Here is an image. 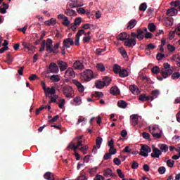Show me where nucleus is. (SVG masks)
I'll list each match as a JSON object with an SVG mask.
<instances>
[{
  "label": "nucleus",
  "mask_w": 180,
  "mask_h": 180,
  "mask_svg": "<svg viewBox=\"0 0 180 180\" xmlns=\"http://www.w3.org/2000/svg\"><path fill=\"white\" fill-rule=\"evenodd\" d=\"M110 93L114 96H117L120 94V90L117 86H115L110 88Z\"/></svg>",
  "instance_id": "412c9836"
},
{
  "label": "nucleus",
  "mask_w": 180,
  "mask_h": 180,
  "mask_svg": "<svg viewBox=\"0 0 180 180\" xmlns=\"http://www.w3.org/2000/svg\"><path fill=\"white\" fill-rule=\"evenodd\" d=\"M96 171H98V167L89 169V173L90 175H95V174H96Z\"/></svg>",
  "instance_id": "37998d69"
},
{
  "label": "nucleus",
  "mask_w": 180,
  "mask_h": 180,
  "mask_svg": "<svg viewBox=\"0 0 180 180\" xmlns=\"http://www.w3.org/2000/svg\"><path fill=\"white\" fill-rule=\"evenodd\" d=\"M44 177L45 178V179L47 180H54V176L52 174L51 172H46L44 175Z\"/></svg>",
  "instance_id": "e433bc0d"
},
{
  "label": "nucleus",
  "mask_w": 180,
  "mask_h": 180,
  "mask_svg": "<svg viewBox=\"0 0 180 180\" xmlns=\"http://www.w3.org/2000/svg\"><path fill=\"white\" fill-rule=\"evenodd\" d=\"M161 151H164L165 153H167L168 151V146L165 144H162L160 147Z\"/></svg>",
  "instance_id": "5fc2aeb1"
},
{
  "label": "nucleus",
  "mask_w": 180,
  "mask_h": 180,
  "mask_svg": "<svg viewBox=\"0 0 180 180\" xmlns=\"http://www.w3.org/2000/svg\"><path fill=\"white\" fill-rule=\"evenodd\" d=\"M51 80L53 81V82H58L60 81V77L58 75H51Z\"/></svg>",
  "instance_id": "79ce46f5"
},
{
  "label": "nucleus",
  "mask_w": 180,
  "mask_h": 180,
  "mask_svg": "<svg viewBox=\"0 0 180 180\" xmlns=\"http://www.w3.org/2000/svg\"><path fill=\"white\" fill-rule=\"evenodd\" d=\"M148 30H150V32H155L157 27L155 26V25L154 23H149L148 25Z\"/></svg>",
  "instance_id": "58836bf2"
},
{
  "label": "nucleus",
  "mask_w": 180,
  "mask_h": 180,
  "mask_svg": "<svg viewBox=\"0 0 180 180\" xmlns=\"http://www.w3.org/2000/svg\"><path fill=\"white\" fill-rule=\"evenodd\" d=\"M150 94L152 96H149L150 98V102H153L154 99H156V98H158V96L160 95V90L155 89L151 91Z\"/></svg>",
  "instance_id": "aec40b11"
},
{
  "label": "nucleus",
  "mask_w": 180,
  "mask_h": 180,
  "mask_svg": "<svg viewBox=\"0 0 180 180\" xmlns=\"http://www.w3.org/2000/svg\"><path fill=\"white\" fill-rule=\"evenodd\" d=\"M105 83L102 80H97L96 82V88L98 89H103L105 88Z\"/></svg>",
  "instance_id": "a878e982"
},
{
  "label": "nucleus",
  "mask_w": 180,
  "mask_h": 180,
  "mask_svg": "<svg viewBox=\"0 0 180 180\" xmlns=\"http://www.w3.org/2000/svg\"><path fill=\"white\" fill-rule=\"evenodd\" d=\"M139 100L141 101V102H146V101L148 102V101H151V98L150 96H146V94H141L139 96Z\"/></svg>",
  "instance_id": "cd10ccee"
},
{
  "label": "nucleus",
  "mask_w": 180,
  "mask_h": 180,
  "mask_svg": "<svg viewBox=\"0 0 180 180\" xmlns=\"http://www.w3.org/2000/svg\"><path fill=\"white\" fill-rule=\"evenodd\" d=\"M180 77V73L179 72H176L172 75V78L173 79H178Z\"/></svg>",
  "instance_id": "4d7b16f0"
},
{
  "label": "nucleus",
  "mask_w": 180,
  "mask_h": 180,
  "mask_svg": "<svg viewBox=\"0 0 180 180\" xmlns=\"http://www.w3.org/2000/svg\"><path fill=\"white\" fill-rule=\"evenodd\" d=\"M130 34L126 32H122L117 37V40H120L121 41H126L129 39Z\"/></svg>",
  "instance_id": "ddd939ff"
},
{
  "label": "nucleus",
  "mask_w": 180,
  "mask_h": 180,
  "mask_svg": "<svg viewBox=\"0 0 180 180\" xmlns=\"http://www.w3.org/2000/svg\"><path fill=\"white\" fill-rule=\"evenodd\" d=\"M94 180H105V177L102 175H96V177L94 178Z\"/></svg>",
  "instance_id": "774afa93"
},
{
  "label": "nucleus",
  "mask_w": 180,
  "mask_h": 180,
  "mask_svg": "<svg viewBox=\"0 0 180 180\" xmlns=\"http://www.w3.org/2000/svg\"><path fill=\"white\" fill-rule=\"evenodd\" d=\"M96 68L98 71H101V72H103L106 68H105V65L102 63H98L96 65Z\"/></svg>",
  "instance_id": "ea45409f"
},
{
  "label": "nucleus",
  "mask_w": 180,
  "mask_h": 180,
  "mask_svg": "<svg viewBox=\"0 0 180 180\" xmlns=\"http://www.w3.org/2000/svg\"><path fill=\"white\" fill-rule=\"evenodd\" d=\"M170 5L173 8H176V9H179L180 11V1L179 0L172 1L170 3Z\"/></svg>",
  "instance_id": "473e14b6"
},
{
  "label": "nucleus",
  "mask_w": 180,
  "mask_h": 180,
  "mask_svg": "<svg viewBox=\"0 0 180 180\" xmlns=\"http://www.w3.org/2000/svg\"><path fill=\"white\" fill-rule=\"evenodd\" d=\"M108 147H110V154H116V153H117L116 149H115V142L113 141V139H111L108 142Z\"/></svg>",
  "instance_id": "dca6fc26"
},
{
  "label": "nucleus",
  "mask_w": 180,
  "mask_h": 180,
  "mask_svg": "<svg viewBox=\"0 0 180 180\" xmlns=\"http://www.w3.org/2000/svg\"><path fill=\"white\" fill-rule=\"evenodd\" d=\"M167 50L170 53H174V51H175V46L169 44H167Z\"/></svg>",
  "instance_id": "6e6d98bb"
},
{
  "label": "nucleus",
  "mask_w": 180,
  "mask_h": 180,
  "mask_svg": "<svg viewBox=\"0 0 180 180\" xmlns=\"http://www.w3.org/2000/svg\"><path fill=\"white\" fill-rule=\"evenodd\" d=\"M73 68H75V70H84L85 68V66L84 65V63H82L81 60H76L74 63H73Z\"/></svg>",
  "instance_id": "9b49d317"
},
{
  "label": "nucleus",
  "mask_w": 180,
  "mask_h": 180,
  "mask_svg": "<svg viewBox=\"0 0 180 180\" xmlns=\"http://www.w3.org/2000/svg\"><path fill=\"white\" fill-rule=\"evenodd\" d=\"M162 58H165V55L162 54L161 53H158L156 55V59L158 60V61H161V60H162Z\"/></svg>",
  "instance_id": "de8ad7c7"
},
{
  "label": "nucleus",
  "mask_w": 180,
  "mask_h": 180,
  "mask_svg": "<svg viewBox=\"0 0 180 180\" xmlns=\"http://www.w3.org/2000/svg\"><path fill=\"white\" fill-rule=\"evenodd\" d=\"M104 51H106V48H104V49H97L96 50V54H97V56H101V54H102V53H103Z\"/></svg>",
  "instance_id": "603ef678"
},
{
  "label": "nucleus",
  "mask_w": 180,
  "mask_h": 180,
  "mask_svg": "<svg viewBox=\"0 0 180 180\" xmlns=\"http://www.w3.org/2000/svg\"><path fill=\"white\" fill-rule=\"evenodd\" d=\"M112 71H114L115 74H120V71H122V67L117 64H115L113 65Z\"/></svg>",
  "instance_id": "c9c22d12"
},
{
  "label": "nucleus",
  "mask_w": 180,
  "mask_h": 180,
  "mask_svg": "<svg viewBox=\"0 0 180 180\" xmlns=\"http://www.w3.org/2000/svg\"><path fill=\"white\" fill-rule=\"evenodd\" d=\"M73 84L76 85L79 92L82 93L84 92V91H85V88L84 87L82 84H81V82H78L77 80H74Z\"/></svg>",
  "instance_id": "4be33fe9"
},
{
  "label": "nucleus",
  "mask_w": 180,
  "mask_h": 180,
  "mask_svg": "<svg viewBox=\"0 0 180 180\" xmlns=\"http://www.w3.org/2000/svg\"><path fill=\"white\" fill-rule=\"evenodd\" d=\"M131 124L132 126H137L139 124V115L136 114H134L130 116Z\"/></svg>",
  "instance_id": "4468645a"
},
{
  "label": "nucleus",
  "mask_w": 180,
  "mask_h": 180,
  "mask_svg": "<svg viewBox=\"0 0 180 180\" xmlns=\"http://www.w3.org/2000/svg\"><path fill=\"white\" fill-rule=\"evenodd\" d=\"M82 146V141H77V142H70L67 147V150H74V151H77L79 147Z\"/></svg>",
  "instance_id": "20e7f679"
},
{
  "label": "nucleus",
  "mask_w": 180,
  "mask_h": 180,
  "mask_svg": "<svg viewBox=\"0 0 180 180\" xmlns=\"http://www.w3.org/2000/svg\"><path fill=\"white\" fill-rule=\"evenodd\" d=\"M78 6H81L78 4L77 0H70V3L69 4V8L72 9V8H78Z\"/></svg>",
  "instance_id": "c85d7f7f"
},
{
  "label": "nucleus",
  "mask_w": 180,
  "mask_h": 180,
  "mask_svg": "<svg viewBox=\"0 0 180 180\" xmlns=\"http://www.w3.org/2000/svg\"><path fill=\"white\" fill-rule=\"evenodd\" d=\"M74 44V40L72 38H67L63 40V47H65V49H70Z\"/></svg>",
  "instance_id": "9d476101"
},
{
  "label": "nucleus",
  "mask_w": 180,
  "mask_h": 180,
  "mask_svg": "<svg viewBox=\"0 0 180 180\" xmlns=\"http://www.w3.org/2000/svg\"><path fill=\"white\" fill-rule=\"evenodd\" d=\"M59 118L60 115H56L52 119L49 120V123H54L55 122H57V120H58Z\"/></svg>",
  "instance_id": "052dcab7"
},
{
  "label": "nucleus",
  "mask_w": 180,
  "mask_h": 180,
  "mask_svg": "<svg viewBox=\"0 0 180 180\" xmlns=\"http://www.w3.org/2000/svg\"><path fill=\"white\" fill-rule=\"evenodd\" d=\"M104 160H108L112 158V153H106L103 156Z\"/></svg>",
  "instance_id": "680f3d73"
},
{
  "label": "nucleus",
  "mask_w": 180,
  "mask_h": 180,
  "mask_svg": "<svg viewBox=\"0 0 180 180\" xmlns=\"http://www.w3.org/2000/svg\"><path fill=\"white\" fill-rule=\"evenodd\" d=\"M113 162L115 164V165H120V164H122V161L117 158H115L113 159Z\"/></svg>",
  "instance_id": "e2e57ef3"
},
{
  "label": "nucleus",
  "mask_w": 180,
  "mask_h": 180,
  "mask_svg": "<svg viewBox=\"0 0 180 180\" xmlns=\"http://www.w3.org/2000/svg\"><path fill=\"white\" fill-rule=\"evenodd\" d=\"M58 66L56 63H51L49 65V72L51 74H58Z\"/></svg>",
  "instance_id": "0eeeda50"
},
{
  "label": "nucleus",
  "mask_w": 180,
  "mask_h": 180,
  "mask_svg": "<svg viewBox=\"0 0 180 180\" xmlns=\"http://www.w3.org/2000/svg\"><path fill=\"white\" fill-rule=\"evenodd\" d=\"M93 78H94V72L89 69L86 70L80 75V79L83 81V82H89Z\"/></svg>",
  "instance_id": "f03ea898"
},
{
  "label": "nucleus",
  "mask_w": 180,
  "mask_h": 180,
  "mask_svg": "<svg viewBox=\"0 0 180 180\" xmlns=\"http://www.w3.org/2000/svg\"><path fill=\"white\" fill-rule=\"evenodd\" d=\"M44 92L45 96H46V98H51V96H50V95L56 94V88H54V86H52L51 88L48 87Z\"/></svg>",
  "instance_id": "1a4fd4ad"
},
{
  "label": "nucleus",
  "mask_w": 180,
  "mask_h": 180,
  "mask_svg": "<svg viewBox=\"0 0 180 180\" xmlns=\"http://www.w3.org/2000/svg\"><path fill=\"white\" fill-rule=\"evenodd\" d=\"M146 9H147V4L142 3L139 6V11H141L142 12H146Z\"/></svg>",
  "instance_id": "a18cd8bd"
},
{
  "label": "nucleus",
  "mask_w": 180,
  "mask_h": 180,
  "mask_svg": "<svg viewBox=\"0 0 180 180\" xmlns=\"http://www.w3.org/2000/svg\"><path fill=\"white\" fill-rule=\"evenodd\" d=\"M9 8V5L3 3V7L2 6H0V12L1 13L5 14L6 13V9Z\"/></svg>",
  "instance_id": "2f4dec72"
},
{
  "label": "nucleus",
  "mask_w": 180,
  "mask_h": 180,
  "mask_svg": "<svg viewBox=\"0 0 180 180\" xmlns=\"http://www.w3.org/2000/svg\"><path fill=\"white\" fill-rule=\"evenodd\" d=\"M46 51L48 53H53L54 54H58V51H56V50L53 49V45H46Z\"/></svg>",
  "instance_id": "f704fd0d"
},
{
  "label": "nucleus",
  "mask_w": 180,
  "mask_h": 180,
  "mask_svg": "<svg viewBox=\"0 0 180 180\" xmlns=\"http://www.w3.org/2000/svg\"><path fill=\"white\" fill-rule=\"evenodd\" d=\"M174 164H175V162L171 159L167 160V165L169 168H172L174 167Z\"/></svg>",
  "instance_id": "8fccbe9b"
},
{
  "label": "nucleus",
  "mask_w": 180,
  "mask_h": 180,
  "mask_svg": "<svg viewBox=\"0 0 180 180\" xmlns=\"http://www.w3.org/2000/svg\"><path fill=\"white\" fill-rule=\"evenodd\" d=\"M65 15H67L68 16H77V13L75 12V11L71 9V8H68L65 11Z\"/></svg>",
  "instance_id": "bb28decb"
},
{
  "label": "nucleus",
  "mask_w": 180,
  "mask_h": 180,
  "mask_svg": "<svg viewBox=\"0 0 180 180\" xmlns=\"http://www.w3.org/2000/svg\"><path fill=\"white\" fill-rule=\"evenodd\" d=\"M73 92L74 90L70 86L63 87V95H65L66 98H74V96H72Z\"/></svg>",
  "instance_id": "39448f33"
},
{
  "label": "nucleus",
  "mask_w": 180,
  "mask_h": 180,
  "mask_svg": "<svg viewBox=\"0 0 180 180\" xmlns=\"http://www.w3.org/2000/svg\"><path fill=\"white\" fill-rule=\"evenodd\" d=\"M58 65L60 68V71H65L68 68V64L63 60H59Z\"/></svg>",
  "instance_id": "2eb2a0df"
},
{
  "label": "nucleus",
  "mask_w": 180,
  "mask_h": 180,
  "mask_svg": "<svg viewBox=\"0 0 180 180\" xmlns=\"http://www.w3.org/2000/svg\"><path fill=\"white\" fill-rule=\"evenodd\" d=\"M151 71L153 74H160L161 72V70H160V68L158 66H154L152 68Z\"/></svg>",
  "instance_id": "a19ab883"
},
{
  "label": "nucleus",
  "mask_w": 180,
  "mask_h": 180,
  "mask_svg": "<svg viewBox=\"0 0 180 180\" xmlns=\"http://www.w3.org/2000/svg\"><path fill=\"white\" fill-rule=\"evenodd\" d=\"M22 46L25 49H27V50H32V44L23 42Z\"/></svg>",
  "instance_id": "13d9d810"
},
{
  "label": "nucleus",
  "mask_w": 180,
  "mask_h": 180,
  "mask_svg": "<svg viewBox=\"0 0 180 180\" xmlns=\"http://www.w3.org/2000/svg\"><path fill=\"white\" fill-rule=\"evenodd\" d=\"M82 22V18L81 17L77 18L75 20V22L73 25H75V26H79V25H81Z\"/></svg>",
  "instance_id": "c03bdc74"
},
{
  "label": "nucleus",
  "mask_w": 180,
  "mask_h": 180,
  "mask_svg": "<svg viewBox=\"0 0 180 180\" xmlns=\"http://www.w3.org/2000/svg\"><path fill=\"white\" fill-rule=\"evenodd\" d=\"M65 74L66 77H69L70 78H75V72H74V69L72 68H68Z\"/></svg>",
  "instance_id": "a211bd4d"
},
{
  "label": "nucleus",
  "mask_w": 180,
  "mask_h": 180,
  "mask_svg": "<svg viewBox=\"0 0 180 180\" xmlns=\"http://www.w3.org/2000/svg\"><path fill=\"white\" fill-rule=\"evenodd\" d=\"M102 141H103V139H102V137H97V139H96V146H94L93 147V151L94 150H96V147L97 148H101V145L102 144Z\"/></svg>",
  "instance_id": "5701e85b"
},
{
  "label": "nucleus",
  "mask_w": 180,
  "mask_h": 180,
  "mask_svg": "<svg viewBox=\"0 0 180 180\" xmlns=\"http://www.w3.org/2000/svg\"><path fill=\"white\" fill-rule=\"evenodd\" d=\"M58 19H63V21L62 22V25L63 26H66L68 27L71 25V22L68 20V17L65 16L64 14H59L58 15Z\"/></svg>",
  "instance_id": "423d86ee"
},
{
  "label": "nucleus",
  "mask_w": 180,
  "mask_h": 180,
  "mask_svg": "<svg viewBox=\"0 0 180 180\" xmlns=\"http://www.w3.org/2000/svg\"><path fill=\"white\" fill-rule=\"evenodd\" d=\"M136 25H137V20L133 19L131 20L129 22H128V25L127 27V28L128 29V30H130L131 29H133Z\"/></svg>",
  "instance_id": "393cba45"
},
{
  "label": "nucleus",
  "mask_w": 180,
  "mask_h": 180,
  "mask_svg": "<svg viewBox=\"0 0 180 180\" xmlns=\"http://www.w3.org/2000/svg\"><path fill=\"white\" fill-rule=\"evenodd\" d=\"M119 51L124 58H127V52L126 51V49H124V47L120 48Z\"/></svg>",
  "instance_id": "4c0bfd02"
},
{
  "label": "nucleus",
  "mask_w": 180,
  "mask_h": 180,
  "mask_svg": "<svg viewBox=\"0 0 180 180\" xmlns=\"http://www.w3.org/2000/svg\"><path fill=\"white\" fill-rule=\"evenodd\" d=\"M93 96L95 98H103V93L100 91H95V93L93 94Z\"/></svg>",
  "instance_id": "09e8293b"
},
{
  "label": "nucleus",
  "mask_w": 180,
  "mask_h": 180,
  "mask_svg": "<svg viewBox=\"0 0 180 180\" xmlns=\"http://www.w3.org/2000/svg\"><path fill=\"white\" fill-rule=\"evenodd\" d=\"M89 148V147L87 146V145H86V146H82V147H81L80 148H79V150H80V151H82V153H83V154H86V151H88V149Z\"/></svg>",
  "instance_id": "49530a36"
},
{
  "label": "nucleus",
  "mask_w": 180,
  "mask_h": 180,
  "mask_svg": "<svg viewBox=\"0 0 180 180\" xmlns=\"http://www.w3.org/2000/svg\"><path fill=\"white\" fill-rule=\"evenodd\" d=\"M103 82H104L105 86H108V85L110 84V82H112V78L105 76L103 78Z\"/></svg>",
  "instance_id": "72a5a7b5"
},
{
  "label": "nucleus",
  "mask_w": 180,
  "mask_h": 180,
  "mask_svg": "<svg viewBox=\"0 0 180 180\" xmlns=\"http://www.w3.org/2000/svg\"><path fill=\"white\" fill-rule=\"evenodd\" d=\"M119 75L121 78H126V77H129V72L126 69H121Z\"/></svg>",
  "instance_id": "c756f323"
},
{
  "label": "nucleus",
  "mask_w": 180,
  "mask_h": 180,
  "mask_svg": "<svg viewBox=\"0 0 180 180\" xmlns=\"http://www.w3.org/2000/svg\"><path fill=\"white\" fill-rule=\"evenodd\" d=\"M44 50H46V40H43L42 41V43L41 44V47L39 49V51L41 52V51H44Z\"/></svg>",
  "instance_id": "864d4df0"
},
{
  "label": "nucleus",
  "mask_w": 180,
  "mask_h": 180,
  "mask_svg": "<svg viewBox=\"0 0 180 180\" xmlns=\"http://www.w3.org/2000/svg\"><path fill=\"white\" fill-rule=\"evenodd\" d=\"M103 175L104 176H106L107 178L109 176H116L115 174H113L112 172V169L108 168L103 171Z\"/></svg>",
  "instance_id": "b1692460"
},
{
  "label": "nucleus",
  "mask_w": 180,
  "mask_h": 180,
  "mask_svg": "<svg viewBox=\"0 0 180 180\" xmlns=\"http://www.w3.org/2000/svg\"><path fill=\"white\" fill-rule=\"evenodd\" d=\"M166 14L168 16H175V15H178V9H176L174 7H172L167 11Z\"/></svg>",
  "instance_id": "6ab92c4d"
},
{
  "label": "nucleus",
  "mask_w": 180,
  "mask_h": 180,
  "mask_svg": "<svg viewBox=\"0 0 180 180\" xmlns=\"http://www.w3.org/2000/svg\"><path fill=\"white\" fill-rule=\"evenodd\" d=\"M160 74H162L163 78H168V77L172 75V70L162 68L160 70Z\"/></svg>",
  "instance_id": "6e6552de"
},
{
  "label": "nucleus",
  "mask_w": 180,
  "mask_h": 180,
  "mask_svg": "<svg viewBox=\"0 0 180 180\" xmlns=\"http://www.w3.org/2000/svg\"><path fill=\"white\" fill-rule=\"evenodd\" d=\"M117 174H118V176H120V178H122V179L124 178V174L122 172V169H117Z\"/></svg>",
  "instance_id": "338daca9"
},
{
  "label": "nucleus",
  "mask_w": 180,
  "mask_h": 180,
  "mask_svg": "<svg viewBox=\"0 0 180 180\" xmlns=\"http://www.w3.org/2000/svg\"><path fill=\"white\" fill-rule=\"evenodd\" d=\"M151 134L154 139H161V134L160 133L151 132Z\"/></svg>",
  "instance_id": "0e129e2a"
},
{
  "label": "nucleus",
  "mask_w": 180,
  "mask_h": 180,
  "mask_svg": "<svg viewBox=\"0 0 180 180\" xmlns=\"http://www.w3.org/2000/svg\"><path fill=\"white\" fill-rule=\"evenodd\" d=\"M117 106L121 108V109H126L127 108V103L123 100L119 101L117 102Z\"/></svg>",
  "instance_id": "7c9ffc66"
},
{
  "label": "nucleus",
  "mask_w": 180,
  "mask_h": 180,
  "mask_svg": "<svg viewBox=\"0 0 180 180\" xmlns=\"http://www.w3.org/2000/svg\"><path fill=\"white\" fill-rule=\"evenodd\" d=\"M162 154V152L160 150V149L157 148H154L153 150V153L150 154V156L153 158H160V155Z\"/></svg>",
  "instance_id": "f8f14e48"
},
{
  "label": "nucleus",
  "mask_w": 180,
  "mask_h": 180,
  "mask_svg": "<svg viewBox=\"0 0 180 180\" xmlns=\"http://www.w3.org/2000/svg\"><path fill=\"white\" fill-rule=\"evenodd\" d=\"M58 104L59 105L60 109H63V108H64V105L65 104V99L64 98L60 99L59 103H58Z\"/></svg>",
  "instance_id": "3c124183"
},
{
  "label": "nucleus",
  "mask_w": 180,
  "mask_h": 180,
  "mask_svg": "<svg viewBox=\"0 0 180 180\" xmlns=\"http://www.w3.org/2000/svg\"><path fill=\"white\" fill-rule=\"evenodd\" d=\"M130 37L124 42V46L129 48H133L134 46H136V44H137L136 39H138L139 41L144 39V31L140 28H138L136 29V32H131Z\"/></svg>",
  "instance_id": "f257e3e1"
},
{
  "label": "nucleus",
  "mask_w": 180,
  "mask_h": 180,
  "mask_svg": "<svg viewBox=\"0 0 180 180\" xmlns=\"http://www.w3.org/2000/svg\"><path fill=\"white\" fill-rule=\"evenodd\" d=\"M159 174L162 175L163 174H165L166 169L165 167H160L158 169Z\"/></svg>",
  "instance_id": "bf43d9fd"
},
{
  "label": "nucleus",
  "mask_w": 180,
  "mask_h": 180,
  "mask_svg": "<svg viewBox=\"0 0 180 180\" xmlns=\"http://www.w3.org/2000/svg\"><path fill=\"white\" fill-rule=\"evenodd\" d=\"M165 25L166 26H172V25L174 24V20H167L165 21Z\"/></svg>",
  "instance_id": "69168bd1"
},
{
  "label": "nucleus",
  "mask_w": 180,
  "mask_h": 180,
  "mask_svg": "<svg viewBox=\"0 0 180 180\" xmlns=\"http://www.w3.org/2000/svg\"><path fill=\"white\" fill-rule=\"evenodd\" d=\"M148 153H151V148L147 145H142L139 155L142 157H148Z\"/></svg>",
  "instance_id": "7ed1b4c3"
},
{
  "label": "nucleus",
  "mask_w": 180,
  "mask_h": 180,
  "mask_svg": "<svg viewBox=\"0 0 180 180\" xmlns=\"http://www.w3.org/2000/svg\"><path fill=\"white\" fill-rule=\"evenodd\" d=\"M129 90L134 95H139L140 94V89L135 84H132L129 86Z\"/></svg>",
  "instance_id": "f3484780"
}]
</instances>
